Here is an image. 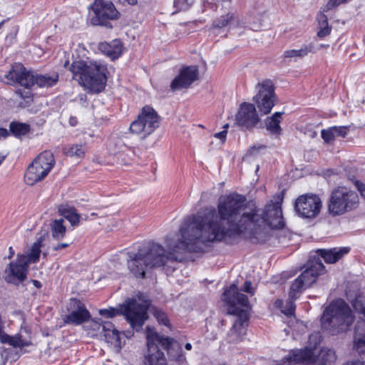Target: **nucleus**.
I'll return each instance as SVG.
<instances>
[{"mask_svg":"<svg viewBox=\"0 0 365 365\" xmlns=\"http://www.w3.org/2000/svg\"><path fill=\"white\" fill-rule=\"evenodd\" d=\"M263 210L245 211L247 198L232 192L219 198L217 211L206 208L203 213L187 216L180 225L177 239L167 237L168 252L159 244L152 243L128 252L127 266L136 278H144L149 269L162 267L168 274L176 269L178 253L198 252L201 245L226 240L240 235L259 238L267 228L279 230L284 226L281 209L283 197L277 195Z\"/></svg>","mask_w":365,"mask_h":365,"instance_id":"obj_1","label":"nucleus"},{"mask_svg":"<svg viewBox=\"0 0 365 365\" xmlns=\"http://www.w3.org/2000/svg\"><path fill=\"white\" fill-rule=\"evenodd\" d=\"M223 300L229 305L228 314L237 317L229 336L232 341H238L246 334L248 324L249 312L251 309L247 297L238 292L236 284H231L223 293Z\"/></svg>","mask_w":365,"mask_h":365,"instance_id":"obj_2","label":"nucleus"},{"mask_svg":"<svg viewBox=\"0 0 365 365\" xmlns=\"http://www.w3.org/2000/svg\"><path fill=\"white\" fill-rule=\"evenodd\" d=\"M73 77L88 93H98L104 90L107 78L106 66L101 63L73 61L70 67Z\"/></svg>","mask_w":365,"mask_h":365,"instance_id":"obj_3","label":"nucleus"},{"mask_svg":"<svg viewBox=\"0 0 365 365\" xmlns=\"http://www.w3.org/2000/svg\"><path fill=\"white\" fill-rule=\"evenodd\" d=\"M354 317L349 306L342 299L334 301L326 308L321 319L322 328L331 335L346 331Z\"/></svg>","mask_w":365,"mask_h":365,"instance_id":"obj_4","label":"nucleus"},{"mask_svg":"<svg viewBox=\"0 0 365 365\" xmlns=\"http://www.w3.org/2000/svg\"><path fill=\"white\" fill-rule=\"evenodd\" d=\"M148 303L146 302H139L137 299L131 298L125 300L119 308L110 307L109 309H99L100 315L107 318H112L118 314L125 317L130 326L136 329H140L145 321L147 319V309Z\"/></svg>","mask_w":365,"mask_h":365,"instance_id":"obj_5","label":"nucleus"},{"mask_svg":"<svg viewBox=\"0 0 365 365\" xmlns=\"http://www.w3.org/2000/svg\"><path fill=\"white\" fill-rule=\"evenodd\" d=\"M359 197L356 192L345 187L338 186L332 190L327 202L328 212L333 217L340 216L356 209Z\"/></svg>","mask_w":365,"mask_h":365,"instance_id":"obj_6","label":"nucleus"},{"mask_svg":"<svg viewBox=\"0 0 365 365\" xmlns=\"http://www.w3.org/2000/svg\"><path fill=\"white\" fill-rule=\"evenodd\" d=\"M306 269L292 284L289 297L296 299L302 291L311 287L319 275L325 271V267L319 257H312L307 262Z\"/></svg>","mask_w":365,"mask_h":365,"instance_id":"obj_7","label":"nucleus"},{"mask_svg":"<svg viewBox=\"0 0 365 365\" xmlns=\"http://www.w3.org/2000/svg\"><path fill=\"white\" fill-rule=\"evenodd\" d=\"M147 346L149 351H155L160 346L167 350L168 359L178 365L187 364V359L182 352L181 345L170 337L160 336L158 333L148 329Z\"/></svg>","mask_w":365,"mask_h":365,"instance_id":"obj_8","label":"nucleus"},{"mask_svg":"<svg viewBox=\"0 0 365 365\" xmlns=\"http://www.w3.org/2000/svg\"><path fill=\"white\" fill-rule=\"evenodd\" d=\"M160 125V116L150 106H144L137 118L130 125V130L132 133L141 135L145 138L152 134Z\"/></svg>","mask_w":365,"mask_h":365,"instance_id":"obj_9","label":"nucleus"},{"mask_svg":"<svg viewBox=\"0 0 365 365\" xmlns=\"http://www.w3.org/2000/svg\"><path fill=\"white\" fill-rule=\"evenodd\" d=\"M255 89L257 94L253 97V101L259 111L262 115L269 113L276 101L272 81L269 79L263 80L256 85Z\"/></svg>","mask_w":365,"mask_h":365,"instance_id":"obj_10","label":"nucleus"},{"mask_svg":"<svg viewBox=\"0 0 365 365\" xmlns=\"http://www.w3.org/2000/svg\"><path fill=\"white\" fill-rule=\"evenodd\" d=\"M322 205V200L317 195L305 194L297 198L294 209L299 216L312 219L319 214Z\"/></svg>","mask_w":365,"mask_h":365,"instance_id":"obj_11","label":"nucleus"},{"mask_svg":"<svg viewBox=\"0 0 365 365\" xmlns=\"http://www.w3.org/2000/svg\"><path fill=\"white\" fill-rule=\"evenodd\" d=\"M89 14L93 16L91 23H103L107 20H117L120 13L110 1L95 0L90 6Z\"/></svg>","mask_w":365,"mask_h":365,"instance_id":"obj_12","label":"nucleus"},{"mask_svg":"<svg viewBox=\"0 0 365 365\" xmlns=\"http://www.w3.org/2000/svg\"><path fill=\"white\" fill-rule=\"evenodd\" d=\"M8 83H17L20 86L30 88L34 85V73L27 70L21 63H15L11 65L10 70L5 75Z\"/></svg>","mask_w":365,"mask_h":365,"instance_id":"obj_13","label":"nucleus"},{"mask_svg":"<svg viewBox=\"0 0 365 365\" xmlns=\"http://www.w3.org/2000/svg\"><path fill=\"white\" fill-rule=\"evenodd\" d=\"M259 118L255 105L250 103L240 104L235 115V123L242 129H252L259 123Z\"/></svg>","mask_w":365,"mask_h":365,"instance_id":"obj_14","label":"nucleus"},{"mask_svg":"<svg viewBox=\"0 0 365 365\" xmlns=\"http://www.w3.org/2000/svg\"><path fill=\"white\" fill-rule=\"evenodd\" d=\"M29 265L24 257L17 255L16 261L10 262L5 270V280L15 284L24 282L26 278Z\"/></svg>","mask_w":365,"mask_h":365,"instance_id":"obj_15","label":"nucleus"},{"mask_svg":"<svg viewBox=\"0 0 365 365\" xmlns=\"http://www.w3.org/2000/svg\"><path fill=\"white\" fill-rule=\"evenodd\" d=\"M69 314L64 318L66 324L79 325L88 322L91 317L85 304L78 299H71L68 308Z\"/></svg>","mask_w":365,"mask_h":365,"instance_id":"obj_16","label":"nucleus"},{"mask_svg":"<svg viewBox=\"0 0 365 365\" xmlns=\"http://www.w3.org/2000/svg\"><path fill=\"white\" fill-rule=\"evenodd\" d=\"M199 75L198 68L195 66H185L180 68L179 74L170 83L172 91L189 88Z\"/></svg>","mask_w":365,"mask_h":365,"instance_id":"obj_17","label":"nucleus"},{"mask_svg":"<svg viewBox=\"0 0 365 365\" xmlns=\"http://www.w3.org/2000/svg\"><path fill=\"white\" fill-rule=\"evenodd\" d=\"M314 361V349L305 347L292 349L276 365H292L296 364H310Z\"/></svg>","mask_w":365,"mask_h":365,"instance_id":"obj_18","label":"nucleus"},{"mask_svg":"<svg viewBox=\"0 0 365 365\" xmlns=\"http://www.w3.org/2000/svg\"><path fill=\"white\" fill-rule=\"evenodd\" d=\"M98 50L111 60L118 58L123 53V45L120 39H114L110 42H101Z\"/></svg>","mask_w":365,"mask_h":365,"instance_id":"obj_19","label":"nucleus"},{"mask_svg":"<svg viewBox=\"0 0 365 365\" xmlns=\"http://www.w3.org/2000/svg\"><path fill=\"white\" fill-rule=\"evenodd\" d=\"M48 173V168H41L39 165L32 162L26 171L24 180L26 184L33 185L38 181L42 180L47 176Z\"/></svg>","mask_w":365,"mask_h":365,"instance_id":"obj_20","label":"nucleus"},{"mask_svg":"<svg viewBox=\"0 0 365 365\" xmlns=\"http://www.w3.org/2000/svg\"><path fill=\"white\" fill-rule=\"evenodd\" d=\"M350 249L347 247H334L332 249H320L317 251L327 263L333 264L339 260L343 256L348 254Z\"/></svg>","mask_w":365,"mask_h":365,"instance_id":"obj_21","label":"nucleus"},{"mask_svg":"<svg viewBox=\"0 0 365 365\" xmlns=\"http://www.w3.org/2000/svg\"><path fill=\"white\" fill-rule=\"evenodd\" d=\"M100 333L103 335L108 343L120 344V333L115 329L114 325L110 322H104L99 324Z\"/></svg>","mask_w":365,"mask_h":365,"instance_id":"obj_22","label":"nucleus"},{"mask_svg":"<svg viewBox=\"0 0 365 365\" xmlns=\"http://www.w3.org/2000/svg\"><path fill=\"white\" fill-rule=\"evenodd\" d=\"M283 113L276 112L271 117L265 120L266 129L273 135H279L282 133V128L279 125Z\"/></svg>","mask_w":365,"mask_h":365,"instance_id":"obj_23","label":"nucleus"},{"mask_svg":"<svg viewBox=\"0 0 365 365\" xmlns=\"http://www.w3.org/2000/svg\"><path fill=\"white\" fill-rule=\"evenodd\" d=\"M0 341L2 344H9L14 348H24L29 346L31 343L23 338L20 334H16L14 336H9L5 332L1 335Z\"/></svg>","mask_w":365,"mask_h":365,"instance_id":"obj_24","label":"nucleus"},{"mask_svg":"<svg viewBox=\"0 0 365 365\" xmlns=\"http://www.w3.org/2000/svg\"><path fill=\"white\" fill-rule=\"evenodd\" d=\"M35 164L41 168H48V172L51 170L55 165V159L53 153L49 150H44L34 160Z\"/></svg>","mask_w":365,"mask_h":365,"instance_id":"obj_25","label":"nucleus"},{"mask_svg":"<svg viewBox=\"0 0 365 365\" xmlns=\"http://www.w3.org/2000/svg\"><path fill=\"white\" fill-rule=\"evenodd\" d=\"M43 238L40 237L32 245L29 252L27 255H20L21 257L26 258L27 264H31L36 262L40 257L41 247L42 246Z\"/></svg>","mask_w":365,"mask_h":365,"instance_id":"obj_26","label":"nucleus"},{"mask_svg":"<svg viewBox=\"0 0 365 365\" xmlns=\"http://www.w3.org/2000/svg\"><path fill=\"white\" fill-rule=\"evenodd\" d=\"M314 45L309 43V45L304 46L299 49H292L285 51L284 53V57L287 58H301L307 56L309 53L316 52Z\"/></svg>","mask_w":365,"mask_h":365,"instance_id":"obj_27","label":"nucleus"},{"mask_svg":"<svg viewBox=\"0 0 365 365\" xmlns=\"http://www.w3.org/2000/svg\"><path fill=\"white\" fill-rule=\"evenodd\" d=\"M86 151V144H72L63 147V153L71 158H82Z\"/></svg>","mask_w":365,"mask_h":365,"instance_id":"obj_28","label":"nucleus"},{"mask_svg":"<svg viewBox=\"0 0 365 365\" xmlns=\"http://www.w3.org/2000/svg\"><path fill=\"white\" fill-rule=\"evenodd\" d=\"M148 351L145 356V365H167L164 353L158 347L155 351Z\"/></svg>","mask_w":365,"mask_h":365,"instance_id":"obj_29","label":"nucleus"},{"mask_svg":"<svg viewBox=\"0 0 365 365\" xmlns=\"http://www.w3.org/2000/svg\"><path fill=\"white\" fill-rule=\"evenodd\" d=\"M58 80V75L56 73L45 75H34V84L39 87H51L54 86Z\"/></svg>","mask_w":365,"mask_h":365,"instance_id":"obj_30","label":"nucleus"},{"mask_svg":"<svg viewBox=\"0 0 365 365\" xmlns=\"http://www.w3.org/2000/svg\"><path fill=\"white\" fill-rule=\"evenodd\" d=\"M51 235L56 240L62 239L66 232V227L64 225V220L61 218L55 220L50 224Z\"/></svg>","mask_w":365,"mask_h":365,"instance_id":"obj_31","label":"nucleus"},{"mask_svg":"<svg viewBox=\"0 0 365 365\" xmlns=\"http://www.w3.org/2000/svg\"><path fill=\"white\" fill-rule=\"evenodd\" d=\"M295 299H292V298H289V299L286 302L285 305L283 306L284 302L282 300L277 299L275 302V306L277 307L282 308V312L287 317H291L294 315L295 310V304L294 301Z\"/></svg>","mask_w":365,"mask_h":365,"instance_id":"obj_32","label":"nucleus"},{"mask_svg":"<svg viewBox=\"0 0 365 365\" xmlns=\"http://www.w3.org/2000/svg\"><path fill=\"white\" fill-rule=\"evenodd\" d=\"M61 215L68 220L71 225L76 226L79 224L80 216L73 208H61Z\"/></svg>","mask_w":365,"mask_h":365,"instance_id":"obj_33","label":"nucleus"},{"mask_svg":"<svg viewBox=\"0 0 365 365\" xmlns=\"http://www.w3.org/2000/svg\"><path fill=\"white\" fill-rule=\"evenodd\" d=\"M10 131L15 136L24 135L30 130L29 125L23 123L11 122L9 125Z\"/></svg>","mask_w":365,"mask_h":365,"instance_id":"obj_34","label":"nucleus"},{"mask_svg":"<svg viewBox=\"0 0 365 365\" xmlns=\"http://www.w3.org/2000/svg\"><path fill=\"white\" fill-rule=\"evenodd\" d=\"M16 94L21 98L24 100L23 102L19 103V106L21 107H26L31 105L33 101V95L31 91H24L21 89H17L16 91Z\"/></svg>","mask_w":365,"mask_h":365,"instance_id":"obj_35","label":"nucleus"},{"mask_svg":"<svg viewBox=\"0 0 365 365\" xmlns=\"http://www.w3.org/2000/svg\"><path fill=\"white\" fill-rule=\"evenodd\" d=\"M354 349L359 354H365V334H360L356 333L355 334L354 341Z\"/></svg>","mask_w":365,"mask_h":365,"instance_id":"obj_36","label":"nucleus"},{"mask_svg":"<svg viewBox=\"0 0 365 365\" xmlns=\"http://www.w3.org/2000/svg\"><path fill=\"white\" fill-rule=\"evenodd\" d=\"M153 314L154 317L157 319L159 324H163L166 327L170 326L169 320L167 317V314L161 309L158 308H153Z\"/></svg>","mask_w":365,"mask_h":365,"instance_id":"obj_37","label":"nucleus"},{"mask_svg":"<svg viewBox=\"0 0 365 365\" xmlns=\"http://www.w3.org/2000/svg\"><path fill=\"white\" fill-rule=\"evenodd\" d=\"M194 2L195 0H175L174 6L180 11H185L188 9Z\"/></svg>","mask_w":365,"mask_h":365,"instance_id":"obj_38","label":"nucleus"},{"mask_svg":"<svg viewBox=\"0 0 365 365\" xmlns=\"http://www.w3.org/2000/svg\"><path fill=\"white\" fill-rule=\"evenodd\" d=\"M322 357L324 361L329 364L334 362L336 359L335 351L331 349L322 350Z\"/></svg>","mask_w":365,"mask_h":365,"instance_id":"obj_39","label":"nucleus"},{"mask_svg":"<svg viewBox=\"0 0 365 365\" xmlns=\"http://www.w3.org/2000/svg\"><path fill=\"white\" fill-rule=\"evenodd\" d=\"M331 29V26L329 24H319V27L317 29V36L319 38H323L330 34Z\"/></svg>","mask_w":365,"mask_h":365,"instance_id":"obj_40","label":"nucleus"},{"mask_svg":"<svg viewBox=\"0 0 365 365\" xmlns=\"http://www.w3.org/2000/svg\"><path fill=\"white\" fill-rule=\"evenodd\" d=\"M354 310L360 314V318L365 321V305L359 299H355L353 303Z\"/></svg>","mask_w":365,"mask_h":365,"instance_id":"obj_41","label":"nucleus"},{"mask_svg":"<svg viewBox=\"0 0 365 365\" xmlns=\"http://www.w3.org/2000/svg\"><path fill=\"white\" fill-rule=\"evenodd\" d=\"M322 138L326 143H330L334 140L335 135L334 134L332 127L322 130Z\"/></svg>","mask_w":365,"mask_h":365,"instance_id":"obj_42","label":"nucleus"},{"mask_svg":"<svg viewBox=\"0 0 365 365\" xmlns=\"http://www.w3.org/2000/svg\"><path fill=\"white\" fill-rule=\"evenodd\" d=\"M221 23H230L240 21L239 17L234 11H229L226 15L221 16Z\"/></svg>","mask_w":365,"mask_h":365,"instance_id":"obj_43","label":"nucleus"},{"mask_svg":"<svg viewBox=\"0 0 365 365\" xmlns=\"http://www.w3.org/2000/svg\"><path fill=\"white\" fill-rule=\"evenodd\" d=\"M348 126H333V131L335 137H345L347 135Z\"/></svg>","mask_w":365,"mask_h":365,"instance_id":"obj_44","label":"nucleus"},{"mask_svg":"<svg viewBox=\"0 0 365 365\" xmlns=\"http://www.w3.org/2000/svg\"><path fill=\"white\" fill-rule=\"evenodd\" d=\"M227 24H213L212 26V27H210V30L212 31V33L214 34H221V30L222 29V28L226 26Z\"/></svg>","mask_w":365,"mask_h":365,"instance_id":"obj_45","label":"nucleus"},{"mask_svg":"<svg viewBox=\"0 0 365 365\" xmlns=\"http://www.w3.org/2000/svg\"><path fill=\"white\" fill-rule=\"evenodd\" d=\"M244 291L248 294L253 295L255 294L254 289L252 285V282L246 281L244 284Z\"/></svg>","mask_w":365,"mask_h":365,"instance_id":"obj_46","label":"nucleus"},{"mask_svg":"<svg viewBox=\"0 0 365 365\" xmlns=\"http://www.w3.org/2000/svg\"><path fill=\"white\" fill-rule=\"evenodd\" d=\"M227 130H223L220 132L216 133L214 137L220 139L222 142H225L227 137Z\"/></svg>","mask_w":365,"mask_h":365,"instance_id":"obj_47","label":"nucleus"},{"mask_svg":"<svg viewBox=\"0 0 365 365\" xmlns=\"http://www.w3.org/2000/svg\"><path fill=\"white\" fill-rule=\"evenodd\" d=\"M318 23H328V18L322 13H319L317 16Z\"/></svg>","mask_w":365,"mask_h":365,"instance_id":"obj_48","label":"nucleus"},{"mask_svg":"<svg viewBox=\"0 0 365 365\" xmlns=\"http://www.w3.org/2000/svg\"><path fill=\"white\" fill-rule=\"evenodd\" d=\"M264 148H265V146H264V145L253 146V147H252L251 148L249 149L248 153L250 155H254L256 151H257V150H259L260 149H264Z\"/></svg>","mask_w":365,"mask_h":365,"instance_id":"obj_49","label":"nucleus"},{"mask_svg":"<svg viewBox=\"0 0 365 365\" xmlns=\"http://www.w3.org/2000/svg\"><path fill=\"white\" fill-rule=\"evenodd\" d=\"M119 3L123 5L128 4V5H135L137 4V0H118Z\"/></svg>","mask_w":365,"mask_h":365,"instance_id":"obj_50","label":"nucleus"},{"mask_svg":"<svg viewBox=\"0 0 365 365\" xmlns=\"http://www.w3.org/2000/svg\"><path fill=\"white\" fill-rule=\"evenodd\" d=\"M9 135V131L5 128H0V140L5 138Z\"/></svg>","mask_w":365,"mask_h":365,"instance_id":"obj_51","label":"nucleus"},{"mask_svg":"<svg viewBox=\"0 0 365 365\" xmlns=\"http://www.w3.org/2000/svg\"><path fill=\"white\" fill-rule=\"evenodd\" d=\"M68 245H69L68 243H61V244L55 246L53 247V250H59L61 249L66 248V247H68Z\"/></svg>","mask_w":365,"mask_h":365,"instance_id":"obj_52","label":"nucleus"},{"mask_svg":"<svg viewBox=\"0 0 365 365\" xmlns=\"http://www.w3.org/2000/svg\"><path fill=\"white\" fill-rule=\"evenodd\" d=\"M344 365H364V363L360 361H348Z\"/></svg>","mask_w":365,"mask_h":365,"instance_id":"obj_53","label":"nucleus"},{"mask_svg":"<svg viewBox=\"0 0 365 365\" xmlns=\"http://www.w3.org/2000/svg\"><path fill=\"white\" fill-rule=\"evenodd\" d=\"M328 46H329V45H328V44H320L318 47H315V46H314V48H315V49H317V50H316V51H318V50H319V49H320V48H327Z\"/></svg>","mask_w":365,"mask_h":365,"instance_id":"obj_54","label":"nucleus"},{"mask_svg":"<svg viewBox=\"0 0 365 365\" xmlns=\"http://www.w3.org/2000/svg\"><path fill=\"white\" fill-rule=\"evenodd\" d=\"M33 283L36 287L40 288L41 287V282L38 280H33Z\"/></svg>","mask_w":365,"mask_h":365,"instance_id":"obj_55","label":"nucleus"},{"mask_svg":"<svg viewBox=\"0 0 365 365\" xmlns=\"http://www.w3.org/2000/svg\"><path fill=\"white\" fill-rule=\"evenodd\" d=\"M185 348L186 350H191L192 349V344L190 343H187L185 345Z\"/></svg>","mask_w":365,"mask_h":365,"instance_id":"obj_56","label":"nucleus"},{"mask_svg":"<svg viewBox=\"0 0 365 365\" xmlns=\"http://www.w3.org/2000/svg\"><path fill=\"white\" fill-rule=\"evenodd\" d=\"M9 252H10V255L9 256V258H11L14 255V250H13L11 247H9Z\"/></svg>","mask_w":365,"mask_h":365,"instance_id":"obj_57","label":"nucleus"},{"mask_svg":"<svg viewBox=\"0 0 365 365\" xmlns=\"http://www.w3.org/2000/svg\"><path fill=\"white\" fill-rule=\"evenodd\" d=\"M5 158H6V155H0V165L4 160Z\"/></svg>","mask_w":365,"mask_h":365,"instance_id":"obj_58","label":"nucleus"},{"mask_svg":"<svg viewBox=\"0 0 365 365\" xmlns=\"http://www.w3.org/2000/svg\"><path fill=\"white\" fill-rule=\"evenodd\" d=\"M228 127H229V124H228V123L225 124V125L223 126V130H227V129L228 128Z\"/></svg>","mask_w":365,"mask_h":365,"instance_id":"obj_59","label":"nucleus"},{"mask_svg":"<svg viewBox=\"0 0 365 365\" xmlns=\"http://www.w3.org/2000/svg\"><path fill=\"white\" fill-rule=\"evenodd\" d=\"M19 354H16V357H13V358H12V360H13V361H16V360L19 358Z\"/></svg>","mask_w":365,"mask_h":365,"instance_id":"obj_60","label":"nucleus"},{"mask_svg":"<svg viewBox=\"0 0 365 365\" xmlns=\"http://www.w3.org/2000/svg\"><path fill=\"white\" fill-rule=\"evenodd\" d=\"M106 25L107 26L108 24H106ZM108 25L110 26L109 28H112L111 24H108Z\"/></svg>","mask_w":365,"mask_h":365,"instance_id":"obj_61","label":"nucleus"}]
</instances>
